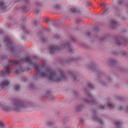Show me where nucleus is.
I'll return each instance as SVG.
<instances>
[{"instance_id":"nucleus-17","label":"nucleus","mask_w":128,"mask_h":128,"mask_svg":"<svg viewBox=\"0 0 128 128\" xmlns=\"http://www.w3.org/2000/svg\"><path fill=\"white\" fill-rule=\"evenodd\" d=\"M54 8H60V5H56V6H54Z\"/></svg>"},{"instance_id":"nucleus-5","label":"nucleus","mask_w":128,"mask_h":128,"mask_svg":"<svg viewBox=\"0 0 128 128\" xmlns=\"http://www.w3.org/2000/svg\"><path fill=\"white\" fill-rule=\"evenodd\" d=\"M6 70L4 72H2V74H10V65L8 64L6 66Z\"/></svg>"},{"instance_id":"nucleus-22","label":"nucleus","mask_w":128,"mask_h":128,"mask_svg":"<svg viewBox=\"0 0 128 128\" xmlns=\"http://www.w3.org/2000/svg\"><path fill=\"white\" fill-rule=\"evenodd\" d=\"M67 45H68V44H65L64 45H62V46H66Z\"/></svg>"},{"instance_id":"nucleus-20","label":"nucleus","mask_w":128,"mask_h":128,"mask_svg":"<svg viewBox=\"0 0 128 128\" xmlns=\"http://www.w3.org/2000/svg\"><path fill=\"white\" fill-rule=\"evenodd\" d=\"M88 86H89V88H92V84H89Z\"/></svg>"},{"instance_id":"nucleus-9","label":"nucleus","mask_w":128,"mask_h":128,"mask_svg":"<svg viewBox=\"0 0 128 128\" xmlns=\"http://www.w3.org/2000/svg\"><path fill=\"white\" fill-rule=\"evenodd\" d=\"M0 106L2 108V109L3 110H6V112H8L10 110V108H8L6 106H4L2 105H1Z\"/></svg>"},{"instance_id":"nucleus-1","label":"nucleus","mask_w":128,"mask_h":128,"mask_svg":"<svg viewBox=\"0 0 128 128\" xmlns=\"http://www.w3.org/2000/svg\"><path fill=\"white\" fill-rule=\"evenodd\" d=\"M34 68L37 70L36 74L37 78H47L49 80L56 82H57L66 78L64 72H59L60 75H58L56 72L50 68H46V66L45 65L40 66L34 64Z\"/></svg>"},{"instance_id":"nucleus-24","label":"nucleus","mask_w":128,"mask_h":128,"mask_svg":"<svg viewBox=\"0 0 128 128\" xmlns=\"http://www.w3.org/2000/svg\"><path fill=\"white\" fill-rule=\"evenodd\" d=\"M99 122L100 124H102V120H99Z\"/></svg>"},{"instance_id":"nucleus-15","label":"nucleus","mask_w":128,"mask_h":128,"mask_svg":"<svg viewBox=\"0 0 128 128\" xmlns=\"http://www.w3.org/2000/svg\"><path fill=\"white\" fill-rule=\"evenodd\" d=\"M115 124H116V126H120V122H116V123H115Z\"/></svg>"},{"instance_id":"nucleus-19","label":"nucleus","mask_w":128,"mask_h":128,"mask_svg":"<svg viewBox=\"0 0 128 128\" xmlns=\"http://www.w3.org/2000/svg\"><path fill=\"white\" fill-rule=\"evenodd\" d=\"M19 70H20V72H24V70H22V68H19Z\"/></svg>"},{"instance_id":"nucleus-8","label":"nucleus","mask_w":128,"mask_h":128,"mask_svg":"<svg viewBox=\"0 0 128 128\" xmlns=\"http://www.w3.org/2000/svg\"><path fill=\"white\" fill-rule=\"evenodd\" d=\"M4 8H6L4 3V2H0V9L4 10Z\"/></svg>"},{"instance_id":"nucleus-27","label":"nucleus","mask_w":128,"mask_h":128,"mask_svg":"<svg viewBox=\"0 0 128 128\" xmlns=\"http://www.w3.org/2000/svg\"><path fill=\"white\" fill-rule=\"evenodd\" d=\"M46 22H48V19L46 20Z\"/></svg>"},{"instance_id":"nucleus-10","label":"nucleus","mask_w":128,"mask_h":128,"mask_svg":"<svg viewBox=\"0 0 128 128\" xmlns=\"http://www.w3.org/2000/svg\"><path fill=\"white\" fill-rule=\"evenodd\" d=\"M107 108H109L110 110H112V108H114V106L112 105V104H108L107 106Z\"/></svg>"},{"instance_id":"nucleus-23","label":"nucleus","mask_w":128,"mask_h":128,"mask_svg":"<svg viewBox=\"0 0 128 128\" xmlns=\"http://www.w3.org/2000/svg\"><path fill=\"white\" fill-rule=\"evenodd\" d=\"M104 106L101 107V110H104Z\"/></svg>"},{"instance_id":"nucleus-26","label":"nucleus","mask_w":128,"mask_h":128,"mask_svg":"<svg viewBox=\"0 0 128 128\" xmlns=\"http://www.w3.org/2000/svg\"><path fill=\"white\" fill-rule=\"evenodd\" d=\"M104 6V4H101L100 5V6Z\"/></svg>"},{"instance_id":"nucleus-34","label":"nucleus","mask_w":128,"mask_h":128,"mask_svg":"<svg viewBox=\"0 0 128 128\" xmlns=\"http://www.w3.org/2000/svg\"><path fill=\"white\" fill-rule=\"evenodd\" d=\"M11 50H12V49H11Z\"/></svg>"},{"instance_id":"nucleus-18","label":"nucleus","mask_w":128,"mask_h":128,"mask_svg":"<svg viewBox=\"0 0 128 128\" xmlns=\"http://www.w3.org/2000/svg\"><path fill=\"white\" fill-rule=\"evenodd\" d=\"M0 126H4V123L2 122H0Z\"/></svg>"},{"instance_id":"nucleus-4","label":"nucleus","mask_w":128,"mask_h":128,"mask_svg":"<svg viewBox=\"0 0 128 128\" xmlns=\"http://www.w3.org/2000/svg\"><path fill=\"white\" fill-rule=\"evenodd\" d=\"M49 50H50V53L52 54H54V52H56V50H60V48H58L54 46H50Z\"/></svg>"},{"instance_id":"nucleus-30","label":"nucleus","mask_w":128,"mask_h":128,"mask_svg":"<svg viewBox=\"0 0 128 128\" xmlns=\"http://www.w3.org/2000/svg\"><path fill=\"white\" fill-rule=\"evenodd\" d=\"M42 42H44V39L42 40Z\"/></svg>"},{"instance_id":"nucleus-16","label":"nucleus","mask_w":128,"mask_h":128,"mask_svg":"<svg viewBox=\"0 0 128 128\" xmlns=\"http://www.w3.org/2000/svg\"><path fill=\"white\" fill-rule=\"evenodd\" d=\"M116 44H118V45H120V44H122V42H120V40H116Z\"/></svg>"},{"instance_id":"nucleus-32","label":"nucleus","mask_w":128,"mask_h":128,"mask_svg":"<svg viewBox=\"0 0 128 128\" xmlns=\"http://www.w3.org/2000/svg\"><path fill=\"white\" fill-rule=\"evenodd\" d=\"M104 12H106V11L102 13V14H104Z\"/></svg>"},{"instance_id":"nucleus-25","label":"nucleus","mask_w":128,"mask_h":128,"mask_svg":"<svg viewBox=\"0 0 128 128\" xmlns=\"http://www.w3.org/2000/svg\"><path fill=\"white\" fill-rule=\"evenodd\" d=\"M22 30H26V28L24 27H23L22 28Z\"/></svg>"},{"instance_id":"nucleus-7","label":"nucleus","mask_w":128,"mask_h":128,"mask_svg":"<svg viewBox=\"0 0 128 128\" xmlns=\"http://www.w3.org/2000/svg\"><path fill=\"white\" fill-rule=\"evenodd\" d=\"M4 42H7L8 44H10V46H12V42L10 40L8 37H6L4 38Z\"/></svg>"},{"instance_id":"nucleus-12","label":"nucleus","mask_w":128,"mask_h":128,"mask_svg":"<svg viewBox=\"0 0 128 128\" xmlns=\"http://www.w3.org/2000/svg\"><path fill=\"white\" fill-rule=\"evenodd\" d=\"M110 23L112 26H116V22L114 20H111Z\"/></svg>"},{"instance_id":"nucleus-14","label":"nucleus","mask_w":128,"mask_h":128,"mask_svg":"<svg viewBox=\"0 0 128 128\" xmlns=\"http://www.w3.org/2000/svg\"><path fill=\"white\" fill-rule=\"evenodd\" d=\"M18 60H15V61H13L12 62V63L13 64H18Z\"/></svg>"},{"instance_id":"nucleus-33","label":"nucleus","mask_w":128,"mask_h":128,"mask_svg":"<svg viewBox=\"0 0 128 128\" xmlns=\"http://www.w3.org/2000/svg\"><path fill=\"white\" fill-rule=\"evenodd\" d=\"M48 94H50V93H48Z\"/></svg>"},{"instance_id":"nucleus-21","label":"nucleus","mask_w":128,"mask_h":128,"mask_svg":"<svg viewBox=\"0 0 128 128\" xmlns=\"http://www.w3.org/2000/svg\"><path fill=\"white\" fill-rule=\"evenodd\" d=\"M122 2H118V6L122 5Z\"/></svg>"},{"instance_id":"nucleus-6","label":"nucleus","mask_w":128,"mask_h":128,"mask_svg":"<svg viewBox=\"0 0 128 128\" xmlns=\"http://www.w3.org/2000/svg\"><path fill=\"white\" fill-rule=\"evenodd\" d=\"M10 82H8V80H4L1 83L0 86L2 88H4L8 86Z\"/></svg>"},{"instance_id":"nucleus-31","label":"nucleus","mask_w":128,"mask_h":128,"mask_svg":"<svg viewBox=\"0 0 128 128\" xmlns=\"http://www.w3.org/2000/svg\"><path fill=\"white\" fill-rule=\"evenodd\" d=\"M122 107H121L120 110H122Z\"/></svg>"},{"instance_id":"nucleus-3","label":"nucleus","mask_w":128,"mask_h":128,"mask_svg":"<svg viewBox=\"0 0 128 128\" xmlns=\"http://www.w3.org/2000/svg\"><path fill=\"white\" fill-rule=\"evenodd\" d=\"M36 58V57H33L30 58V57H26L24 58L23 60H20V62H32Z\"/></svg>"},{"instance_id":"nucleus-11","label":"nucleus","mask_w":128,"mask_h":128,"mask_svg":"<svg viewBox=\"0 0 128 128\" xmlns=\"http://www.w3.org/2000/svg\"><path fill=\"white\" fill-rule=\"evenodd\" d=\"M20 85L19 84H16V85L15 86V88H14V90L16 91V92H18V90H20Z\"/></svg>"},{"instance_id":"nucleus-2","label":"nucleus","mask_w":128,"mask_h":128,"mask_svg":"<svg viewBox=\"0 0 128 128\" xmlns=\"http://www.w3.org/2000/svg\"><path fill=\"white\" fill-rule=\"evenodd\" d=\"M24 106H26L24 104L18 101H16L14 104V110H16V112H20V108H24Z\"/></svg>"},{"instance_id":"nucleus-29","label":"nucleus","mask_w":128,"mask_h":128,"mask_svg":"<svg viewBox=\"0 0 128 128\" xmlns=\"http://www.w3.org/2000/svg\"><path fill=\"white\" fill-rule=\"evenodd\" d=\"M35 13H36V14H38V12H36Z\"/></svg>"},{"instance_id":"nucleus-28","label":"nucleus","mask_w":128,"mask_h":128,"mask_svg":"<svg viewBox=\"0 0 128 128\" xmlns=\"http://www.w3.org/2000/svg\"><path fill=\"white\" fill-rule=\"evenodd\" d=\"M87 36H90V33H88V34H87Z\"/></svg>"},{"instance_id":"nucleus-13","label":"nucleus","mask_w":128,"mask_h":128,"mask_svg":"<svg viewBox=\"0 0 128 128\" xmlns=\"http://www.w3.org/2000/svg\"><path fill=\"white\" fill-rule=\"evenodd\" d=\"M70 12H78L76 8H72L70 10Z\"/></svg>"}]
</instances>
